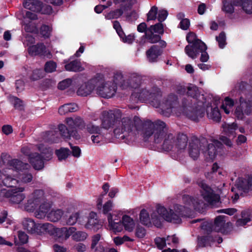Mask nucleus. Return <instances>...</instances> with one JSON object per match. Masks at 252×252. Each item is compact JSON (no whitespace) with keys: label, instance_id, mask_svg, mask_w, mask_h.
I'll return each instance as SVG.
<instances>
[{"label":"nucleus","instance_id":"nucleus-2","mask_svg":"<svg viewBox=\"0 0 252 252\" xmlns=\"http://www.w3.org/2000/svg\"><path fill=\"white\" fill-rule=\"evenodd\" d=\"M161 96L162 92L160 89L157 87H154L150 89H140L131 94V97L137 98L138 100L142 102L149 101L153 107L160 109L161 114L169 117L173 108V94L170 93L162 100Z\"/></svg>","mask_w":252,"mask_h":252},{"label":"nucleus","instance_id":"nucleus-34","mask_svg":"<svg viewBox=\"0 0 252 252\" xmlns=\"http://www.w3.org/2000/svg\"><path fill=\"white\" fill-rule=\"evenodd\" d=\"M128 6L127 5H120V7L119 8L111 11L108 14V16L110 18L118 19L121 17L124 13L126 14V12L131 10V9L128 8Z\"/></svg>","mask_w":252,"mask_h":252},{"label":"nucleus","instance_id":"nucleus-3","mask_svg":"<svg viewBox=\"0 0 252 252\" xmlns=\"http://www.w3.org/2000/svg\"><path fill=\"white\" fill-rule=\"evenodd\" d=\"M134 126V129L136 131L142 130L144 133V138L146 140L152 135L155 137V141H159V136L160 132V129L164 126V122L160 120L152 122L147 120L143 122L139 117L135 116L132 120Z\"/></svg>","mask_w":252,"mask_h":252},{"label":"nucleus","instance_id":"nucleus-27","mask_svg":"<svg viewBox=\"0 0 252 252\" xmlns=\"http://www.w3.org/2000/svg\"><path fill=\"white\" fill-rule=\"evenodd\" d=\"M64 63H65L64 68L66 71L76 72H81L84 70V68L82 66L81 63L78 60L76 59L70 62L64 60Z\"/></svg>","mask_w":252,"mask_h":252},{"label":"nucleus","instance_id":"nucleus-42","mask_svg":"<svg viewBox=\"0 0 252 252\" xmlns=\"http://www.w3.org/2000/svg\"><path fill=\"white\" fill-rule=\"evenodd\" d=\"M63 214V211L62 210L57 209L49 212L47 215V218L51 221L56 222L61 219Z\"/></svg>","mask_w":252,"mask_h":252},{"label":"nucleus","instance_id":"nucleus-31","mask_svg":"<svg viewBox=\"0 0 252 252\" xmlns=\"http://www.w3.org/2000/svg\"><path fill=\"white\" fill-rule=\"evenodd\" d=\"M8 165L13 170L18 172L27 170L29 166L28 163H24L18 159H13L9 160Z\"/></svg>","mask_w":252,"mask_h":252},{"label":"nucleus","instance_id":"nucleus-59","mask_svg":"<svg viewBox=\"0 0 252 252\" xmlns=\"http://www.w3.org/2000/svg\"><path fill=\"white\" fill-rule=\"evenodd\" d=\"M134 0H113V3L115 4H120V5H128V8L132 9L134 4Z\"/></svg>","mask_w":252,"mask_h":252},{"label":"nucleus","instance_id":"nucleus-39","mask_svg":"<svg viewBox=\"0 0 252 252\" xmlns=\"http://www.w3.org/2000/svg\"><path fill=\"white\" fill-rule=\"evenodd\" d=\"M221 10L227 14H232L235 11V6L233 1L232 0H222Z\"/></svg>","mask_w":252,"mask_h":252},{"label":"nucleus","instance_id":"nucleus-62","mask_svg":"<svg viewBox=\"0 0 252 252\" xmlns=\"http://www.w3.org/2000/svg\"><path fill=\"white\" fill-rule=\"evenodd\" d=\"M200 228L206 231L208 235H210V233L214 230L213 224L207 221L203 222L201 224Z\"/></svg>","mask_w":252,"mask_h":252},{"label":"nucleus","instance_id":"nucleus-16","mask_svg":"<svg viewBox=\"0 0 252 252\" xmlns=\"http://www.w3.org/2000/svg\"><path fill=\"white\" fill-rule=\"evenodd\" d=\"M33 197L28 200L25 205V209L28 212H32L38 208L41 203L43 191L36 189L33 193Z\"/></svg>","mask_w":252,"mask_h":252},{"label":"nucleus","instance_id":"nucleus-5","mask_svg":"<svg viewBox=\"0 0 252 252\" xmlns=\"http://www.w3.org/2000/svg\"><path fill=\"white\" fill-rule=\"evenodd\" d=\"M23 228L30 234L41 235L44 232L49 231L52 224L49 223H36L32 219L26 218L23 221Z\"/></svg>","mask_w":252,"mask_h":252},{"label":"nucleus","instance_id":"nucleus-13","mask_svg":"<svg viewBox=\"0 0 252 252\" xmlns=\"http://www.w3.org/2000/svg\"><path fill=\"white\" fill-rule=\"evenodd\" d=\"M213 142L208 144L207 140V144L203 148V153L210 160H213L223 147L222 143L218 140H213Z\"/></svg>","mask_w":252,"mask_h":252},{"label":"nucleus","instance_id":"nucleus-38","mask_svg":"<svg viewBox=\"0 0 252 252\" xmlns=\"http://www.w3.org/2000/svg\"><path fill=\"white\" fill-rule=\"evenodd\" d=\"M188 142V137L186 134L179 133L176 141V147L180 150L185 149L187 146Z\"/></svg>","mask_w":252,"mask_h":252},{"label":"nucleus","instance_id":"nucleus-64","mask_svg":"<svg viewBox=\"0 0 252 252\" xmlns=\"http://www.w3.org/2000/svg\"><path fill=\"white\" fill-rule=\"evenodd\" d=\"M240 105L243 108V111L246 114L249 115L251 114L252 107L250 103L248 101H245L244 103H242Z\"/></svg>","mask_w":252,"mask_h":252},{"label":"nucleus","instance_id":"nucleus-48","mask_svg":"<svg viewBox=\"0 0 252 252\" xmlns=\"http://www.w3.org/2000/svg\"><path fill=\"white\" fill-rule=\"evenodd\" d=\"M44 75V72L42 69H36L32 71L29 78L32 81H35L43 78Z\"/></svg>","mask_w":252,"mask_h":252},{"label":"nucleus","instance_id":"nucleus-25","mask_svg":"<svg viewBox=\"0 0 252 252\" xmlns=\"http://www.w3.org/2000/svg\"><path fill=\"white\" fill-rule=\"evenodd\" d=\"M117 217L116 216L115 219L113 218V216L111 214H109L108 216V221L109 226L111 229L113 230L115 233L116 232H120L123 230L124 224H123L121 220L119 219H116Z\"/></svg>","mask_w":252,"mask_h":252},{"label":"nucleus","instance_id":"nucleus-46","mask_svg":"<svg viewBox=\"0 0 252 252\" xmlns=\"http://www.w3.org/2000/svg\"><path fill=\"white\" fill-rule=\"evenodd\" d=\"M86 227L89 229H93L94 230L99 229L101 225L99 223L98 220L94 218H88V221L86 224Z\"/></svg>","mask_w":252,"mask_h":252},{"label":"nucleus","instance_id":"nucleus-40","mask_svg":"<svg viewBox=\"0 0 252 252\" xmlns=\"http://www.w3.org/2000/svg\"><path fill=\"white\" fill-rule=\"evenodd\" d=\"M139 219L141 223L144 225L148 227L152 226L149 214L146 209H143L141 210L139 214Z\"/></svg>","mask_w":252,"mask_h":252},{"label":"nucleus","instance_id":"nucleus-41","mask_svg":"<svg viewBox=\"0 0 252 252\" xmlns=\"http://www.w3.org/2000/svg\"><path fill=\"white\" fill-rule=\"evenodd\" d=\"M1 182L4 186L7 188H15L19 181L16 179L12 178L10 176L5 175Z\"/></svg>","mask_w":252,"mask_h":252},{"label":"nucleus","instance_id":"nucleus-50","mask_svg":"<svg viewBox=\"0 0 252 252\" xmlns=\"http://www.w3.org/2000/svg\"><path fill=\"white\" fill-rule=\"evenodd\" d=\"M158 8L156 6L151 7L150 10L147 14V21L155 20L157 18Z\"/></svg>","mask_w":252,"mask_h":252},{"label":"nucleus","instance_id":"nucleus-33","mask_svg":"<svg viewBox=\"0 0 252 252\" xmlns=\"http://www.w3.org/2000/svg\"><path fill=\"white\" fill-rule=\"evenodd\" d=\"M211 107V112H209L207 110L205 109L207 117L209 119H212L216 122H219L221 120V115L220 110L217 106L212 108L211 103H208L207 108Z\"/></svg>","mask_w":252,"mask_h":252},{"label":"nucleus","instance_id":"nucleus-52","mask_svg":"<svg viewBox=\"0 0 252 252\" xmlns=\"http://www.w3.org/2000/svg\"><path fill=\"white\" fill-rule=\"evenodd\" d=\"M216 39L218 42L219 47L221 49H223L226 44V35L224 32H220L219 36L216 37Z\"/></svg>","mask_w":252,"mask_h":252},{"label":"nucleus","instance_id":"nucleus-44","mask_svg":"<svg viewBox=\"0 0 252 252\" xmlns=\"http://www.w3.org/2000/svg\"><path fill=\"white\" fill-rule=\"evenodd\" d=\"M124 227L126 230L131 232L133 230L134 227V221L133 219L127 215H124L121 220Z\"/></svg>","mask_w":252,"mask_h":252},{"label":"nucleus","instance_id":"nucleus-55","mask_svg":"<svg viewBox=\"0 0 252 252\" xmlns=\"http://www.w3.org/2000/svg\"><path fill=\"white\" fill-rule=\"evenodd\" d=\"M86 129L91 134H99L101 130L100 126H95L92 123H90L86 126Z\"/></svg>","mask_w":252,"mask_h":252},{"label":"nucleus","instance_id":"nucleus-49","mask_svg":"<svg viewBox=\"0 0 252 252\" xmlns=\"http://www.w3.org/2000/svg\"><path fill=\"white\" fill-rule=\"evenodd\" d=\"M52 28L46 25H42L40 28V33L44 38H48L51 36Z\"/></svg>","mask_w":252,"mask_h":252},{"label":"nucleus","instance_id":"nucleus-45","mask_svg":"<svg viewBox=\"0 0 252 252\" xmlns=\"http://www.w3.org/2000/svg\"><path fill=\"white\" fill-rule=\"evenodd\" d=\"M241 219L237 220L236 225L237 226H242L247 224V223L251 221L250 216L248 211L244 210L241 212Z\"/></svg>","mask_w":252,"mask_h":252},{"label":"nucleus","instance_id":"nucleus-23","mask_svg":"<svg viewBox=\"0 0 252 252\" xmlns=\"http://www.w3.org/2000/svg\"><path fill=\"white\" fill-rule=\"evenodd\" d=\"M76 230V228L74 227H70L68 228L66 227L58 228L55 230V236L60 239L66 240L75 232Z\"/></svg>","mask_w":252,"mask_h":252},{"label":"nucleus","instance_id":"nucleus-10","mask_svg":"<svg viewBox=\"0 0 252 252\" xmlns=\"http://www.w3.org/2000/svg\"><path fill=\"white\" fill-rule=\"evenodd\" d=\"M207 144V139L205 137L197 138L195 136L191 137L189 142V154L194 160H196L199 157L200 151L203 153V148Z\"/></svg>","mask_w":252,"mask_h":252},{"label":"nucleus","instance_id":"nucleus-1","mask_svg":"<svg viewBox=\"0 0 252 252\" xmlns=\"http://www.w3.org/2000/svg\"><path fill=\"white\" fill-rule=\"evenodd\" d=\"M186 92L188 97H183L179 100L174 94V113L177 116L183 114L188 118L195 122H199L205 114V108L202 102L192 99L199 95L198 88L196 86L188 87Z\"/></svg>","mask_w":252,"mask_h":252},{"label":"nucleus","instance_id":"nucleus-47","mask_svg":"<svg viewBox=\"0 0 252 252\" xmlns=\"http://www.w3.org/2000/svg\"><path fill=\"white\" fill-rule=\"evenodd\" d=\"M10 101L13 104L15 109L22 111L24 110V106L23 101L17 96H12L10 97Z\"/></svg>","mask_w":252,"mask_h":252},{"label":"nucleus","instance_id":"nucleus-15","mask_svg":"<svg viewBox=\"0 0 252 252\" xmlns=\"http://www.w3.org/2000/svg\"><path fill=\"white\" fill-rule=\"evenodd\" d=\"M99 78L94 77L89 80L87 82L81 85L77 91V94L82 96H86L91 94L99 84Z\"/></svg>","mask_w":252,"mask_h":252},{"label":"nucleus","instance_id":"nucleus-11","mask_svg":"<svg viewBox=\"0 0 252 252\" xmlns=\"http://www.w3.org/2000/svg\"><path fill=\"white\" fill-rule=\"evenodd\" d=\"M117 83L111 81L102 83L99 78V84L96 86V91L98 95L101 97L107 98L113 96L117 91Z\"/></svg>","mask_w":252,"mask_h":252},{"label":"nucleus","instance_id":"nucleus-60","mask_svg":"<svg viewBox=\"0 0 252 252\" xmlns=\"http://www.w3.org/2000/svg\"><path fill=\"white\" fill-rule=\"evenodd\" d=\"M187 88L184 85L180 84H176L174 85V91L179 95H184L187 92Z\"/></svg>","mask_w":252,"mask_h":252},{"label":"nucleus","instance_id":"nucleus-30","mask_svg":"<svg viewBox=\"0 0 252 252\" xmlns=\"http://www.w3.org/2000/svg\"><path fill=\"white\" fill-rule=\"evenodd\" d=\"M156 209L158 215L163 220L168 222L172 221L173 219V212L172 209H170L169 212L165 207L160 205H158Z\"/></svg>","mask_w":252,"mask_h":252},{"label":"nucleus","instance_id":"nucleus-9","mask_svg":"<svg viewBox=\"0 0 252 252\" xmlns=\"http://www.w3.org/2000/svg\"><path fill=\"white\" fill-rule=\"evenodd\" d=\"M163 33V25L158 22L148 27L147 32L142 36V38L146 39L150 43H157L158 41L162 40L161 36Z\"/></svg>","mask_w":252,"mask_h":252},{"label":"nucleus","instance_id":"nucleus-61","mask_svg":"<svg viewBox=\"0 0 252 252\" xmlns=\"http://www.w3.org/2000/svg\"><path fill=\"white\" fill-rule=\"evenodd\" d=\"M72 82L71 79H64L58 84V88L59 90H64L71 85Z\"/></svg>","mask_w":252,"mask_h":252},{"label":"nucleus","instance_id":"nucleus-18","mask_svg":"<svg viewBox=\"0 0 252 252\" xmlns=\"http://www.w3.org/2000/svg\"><path fill=\"white\" fill-rule=\"evenodd\" d=\"M120 119V117L118 115L115 114L111 110L104 111L101 124L102 127L105 129H109L117 125Z\"/></svg>","mask_w":252,"mask_h":252},{"label":"nucleus","instance_id":"nucleus-32","mask_svg":"<svg viewBox=\"0 0 252 252\" xmlns=\"http://www.w3.org/2000/svg\"><path fill=\"white\" fill-rule=\"evenodd\" d=\"M204 47H199L198 49L196 48L194 49L191 53H193L192 54L194 55H193V57H190L192 59H196L198 55L201 53V57L200 60L202 62H206L208 61L209 57V55L206 52V50L207 49V47L206 45L204 43Z\"/></svg>","mask_w":252,"mask_h":252},{"label":"nucleus","instance_id":"nucleus-21","mask_svg":"<svg viewBox=\"0 0 252 252\" xmlns=\"http://www.w3.org/2000/svg\"><path fill=\"white\" fill-rule=\"evenodd\" d=\"M58 129L61 135L64 138L69 139L72 137L76 140L80 139V135L75 128H67L65 125L60 124L58 126Z\"/></svg>","mask_w":252,"mask_h":252},{"label":"nucleus","instance_id":"nucleus-37","mask_svg":"<svg viewBox=\"0 0 252 252\" xmlns=\"http://www.w3.org/2000/svg\"><path fill=\"white\" fill-rule=\"evenodd\" d=\"M78 109V105L75 103H67L60 106L58 110L59 113L61 115H65L69 112L76 111Z\"/></svg>","mask_w":252,"mask_h":252},{"label":"nucleus","instance_id":"nucleus-36","mask_svg":"<svg viewBox=\"0 0 252 252\" xmlns=\"http://www.w3.org/2000/svg\"><path fill=\"white\" fill-rule=\"evenodd\" d=\"M140 84V78L138 77L133 76L131 77L126 81H124L122 87L123 89L132 88L136 89L138 88Z\"/></svg>","mask_w":252,"mask_h":252},{"label":"nucleus","instance_id":"nucleus-22","mask_svg":"<svg viewBox=\"0 0 252 252\" xmlns=\"http://www.w3.org/2000/svg\"><path fill=\"white\" fill-rule=\"evenodd\" d=\"M28 52L30 56H43L46 52V47L43 43H37L36 45H31L28 48Z\"/></svg>","mask_w":252,"mask_h":252},{"label":"nucleus","instance_id":"nucleus-19","mask_svg":"<svg viewBox=\"0 0 252 252\" xmlns=\"http://www.w3.org/2000/svg\"><path fill=\"white\" fill-rule=\"evenodd\" d=\"M225 218L224 216H219L215 218L213 224L215 231L226 234L230 230L229 226L231 225V223L230 222L226 223Z\"/></svg>","mask_w":252,"mask_h":252},{"label":"nucleus","instance_id":"nucleus-28","mask_svg":"<svg viewBox=\"0 0 252 252\" xmlns=\"http://www.w3.org/2000/svg\"><path fill=\"white\" fill-rule=\"evenodd\" d=\"M42 5V2L38 0H26L23 2L25 8L36 13L41 11Z\"/></svg>","mask_w":252,"mask_h":252},{"label":"nucleus","instance_id":"nucleus-43","mask_svg":"<svg viewBox=\"0 0 252 252\" xmlns=\"http://www.w3.org/2000/svg\"><path fill=\"white\" fill-rule=\"evenodd\" d=\"M70 154L71 151L67 148H61L55 151V154L59 161L66 159Z\"/></svg>","mask_w":252,"mask_h":252},{"label":"nucleus","instance_id":"nucleus-58","mask_svg":"<svg viewBox=\"0 0 252 252\" xmlns=\"http://www.w3.org/2000/svg\"><path fill=\"white\" fill-rule=\"evenodd\" d=\"M241 7L247 14H252V0H245Z\"/></svg>","mask_w":252,"mask_h":252},{"label":"nucleus","instance_id":"nucleus-63","mask_svg":"<svg viewBox=\"0 0 252 252\" xmlns=\"http://www.w3.org/2000/svg\"><path fill=\"white\" fill-rule=\"evenodd\" d=\"M155 243L159 250H162L166 246V240L164 238L156 237Z\"/></svg>","mask_w":252,"mask_h":252},{"label":"nucleus","instance_id":"nucleus-7","mask_svg":"<svg viewBox=\"0 0 252 252\" xmlns=\"http://www.w3.org/2000/svg\"><path fill=\"white\" fill-rule=\"evenodd\" d=\"M118 124L114 129V135L116 138L125 140L134 129L133 121L129 118H123Z\"/></svg>","mask_w":252,"mask_h":252},{"label":"nucleus","instance_id":"nucleus-12","mask_svg":"<svg viewBox=\"0 0 252 252\" xmlns=\"http://www.w3.org/2000/svg\"><path fill=\"white\" fill-rule=\"evenodd\" d=\"M199 186L201 189L200 190L201 195L205 201L211 205H216L219 202L220 195L215 193L211 187L203 182H200Z\"/></svg>","mask_w":252,"mask_h":252},{"label":"nucleus","instance_id":"nucleus-14","mask_svg":"<svg viewBox=\"0 0 252 252\" xmlns=\"http://www.w3.org/2000/svg\"><path fill=\"white\" fill-rule=\"evenodd\" d=\"M187 42L191 44L187 45L185 48V52L189 57H193V53H191L194 49L199 47H204V42L201 40L197 38L196 35L193 32H189L186 35Z\"/></svg>","mask_w":252,"mask_h":252},{"label":"nucleus","instance_id":"nucleus-57","mask_svg":"<svg viewBox=\"0 0 252 252\" xmlns=\"http://www.w3.org/2000/svg\"><path fill=\"white\" fill-rule=\"evenodd\" d=\"M57 64L53 61L47 62L44 65V71L47 73H51L56 70Z\"/></svg>","mask_w":252,"mask_h":252},{"label":"nucleus","instance_id":"nucleus-6","mask_svg":"<svg viewBox=\"0 0 252 252\" xmlns=\"http://www.w3.org/2000/svg\"><path fill=\"white\" fill-rule=\"evenodd\" d=\"M163 128L160 129V134L159 136L160 138L159 141L157 142L155 141V137L152 135L153 138V142L156 144H160L162 142L161 145L162 150L166 152L171 151L173 149V134L169 130V128L167 126L165 123Z\"/></svg>","mask_w":252,"mask_h":252},{"label":"nucleus","instance_id":"nucleus-20","mask_svg":"<svg viewBox=\"0 0 252 252\" xmlns=\"http://www.w3.org/2000/svg\"><path fill=\"white\" fill-rule=\"evenodd\" d=\"M182 199L185 205L192 207L196 211L200 212L204 209L205 204L201 199L196 197H193L189 195H184Z\"/></svg>","mask_w":252,"mask_h":252},{"label":"nucleus","instance_id":"nucleus-8","mask_svg":"<svg viewBox=\"0 0 252 252\" xmlns=\"http://www.w3.org/2000/svg\"><path fill=\"white\" fill-rule=\"evenodd\" d=\"M157 43L151 46L146 52L147 60L150 63H157L159 60L167 45L164 40L158 41Z\"/></svg>","mask_w":252,"mask_h":252},{"label":"nucleus","instance_id":"nucleus-4","mask_svg":"<svg viewBox=\"0 0 252 252\" xmlns=\"http://www.w3.org/2000/svg\"><path fill=\"white\" fill-rule=\"evenodd\" d=\"M24 188H15L10 189H3L0 191V201L2 202L8 200L13 204H19L25 198V195L22 193Z\"/></svg>","mask_w":252,"mask_h":252},{"label":"nucleus","instance_id":"nucleus-54","mask_svg":"<svg viewBox=\"0 0 252 252\" xmlns=\"http://www.w3.org/2000/svg\"><path fill=\"white\" fill-rule=\"evenodd\" d=\"M72 235L73 239L76 241H84L88 236L87 233L81 231H78L76 232H74Z\"/></svg>","mask_w":252,"mask_h":252},{"label":"nucleus","instance_id":"nucleus-35","mask_svg":"<svg viewBox=\"0 0 252 252\" xmlns=\"http://www.w3.org/2000/svg\"><path fill=\"white\" fill-rule=\"evenodd\" d=\"M215 241V238L211 235L198 236L197 237V246L201 248L205 247Z\"/></svg>","mask_w":252,"mask_h":252},{"label":"nucleus","instance_id":"nucleus-26","mask_svg":"<svg viewBox=\"0 0 252 252\" xmlns=\"http://www.w3.org/2000/svg\"><path fill=\"white\" fill-rule=\"evenodd\" d=\"M186 207L174 204V223H180L182 222L181 217H188Z\"/></svg>","mask_w":252,"mask_h":252},{"label":"nucleus","instance_id":"nucleus-51","mask_svg":"<svg viewBox=\"0 0 252 252\" xmlns=\"http://www.w3.org/2000/svg\"><path fill=\"white\" fill-rule=\"evenodd\" d=\"M224 130L229 136H233L235 131L237 128V124L233 123L231 124H225L223 126Z\"/></svg>","mask_w":252,"mask_h":252},{"label":"nucleus","instance_id":"nucleus-24","mask_svg":"<svg viewBox=\"0 0 252 252\" xmlns=\"http://www.w3.org/2000/svg\"><path fill=\"white\" fill-rule=\"evenodd\" d=\"M66 123L69 127L77 128L81 130L85 128L86 126L84 121L79 116L67 118L66 119Z\"/></svg>","mask_w":252,"mask_h":252},{"label":"nucleus","instance_id":"nucleus-56","mask_svg":"<svg viewBox=\"0 0 252 252\" xmlns=\"http://www.w3.org/2000/svg\"><path fill=\"white\" fill-rule=\"evenodd\" d=\"M80 214L78 212L72 213L66 220V223L69 225L75 224L79 218Z\"/></svg>","mask_w":252,"mask_h":252},{"label":"nucleus","instance_id":"nucleus-29","mask_svg":"<svg viewBox=\"0 0 252 252\" xmlns=\"http://www.w3.org/2000/svg\"><path fill=\"white\" fill-rule=\"evenodd\" d=\"M237 185L244 192L252 190V175H249L247 178L239 179Z\"/></svg>","mask_w":252,"mask_h":252},{"label":"nucleus","instance_id":"nucleus-17","mask_svg":"<svg viewBox=\"0 0 252 252\" xmlns=\"http://www.w3.org/2000/svg\"><path fill=\"white\" fill-rule=\"evenodd\" d=\"M24 148L21 149V152L28 156L29 161L33 168L37 170L42 169L44 167V162L42 155L38 153H29V151H25Z\"/></svg>","mask_w":252,"mask_h":252},{"label":"nucleus","instance_id":"nucleus-53","mask_svg":"<svg viewBox=\"0 0 252 252\" xmlns=\"http://www.w3.org/2000/svg\"><path fill=\"white\" fill-rule=\"evenodd\" d=\"M57 133L55 131H48L46 134L48 137L46 140L51 143H57L59 141V137L57 136Z\"/></svg>","mask_w":252,"mask_h":252}]
</instances>
